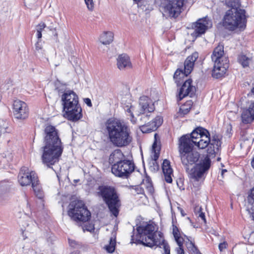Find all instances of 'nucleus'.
Masks as SVG:
<instances>
[{
	"label": "nucleus",
	"mask_w": 254,
	"mask_h": 254,
	"mask_svg": "<svg viewBox=\"0 0 254 254\" xmlns=\"http://www.w3.org/2000/svg\"><path fill=\"white\" fill-rule=\"evenodd\" d=\"M44 142L45 145L42 147V162L52 168L51 166L59 162L63 151L61 140L55 127L48 125L45 127Z\"/></svg>",
	"instance_id": "1"
},
{
	"label": "nucleus",
	"mask_w": 254,
	"mask_h": 254,
	"mask_svg": "<svg viewBox=\"0 0 254 254\" xmlns=\"http://www.w3.org/2000/svg\"><path fill=\"white\" fill-rule=\"evenodd\" d=\"M144 225H136V242L138 244L149 247L162 246L165 254H170L169 245L164 239L163 234L158 231V227L156 223H145Z\"/></svg>",
	"instance_id": "2"
},
{
	"label": "nucleus",
	"mask_w": 254,
	"mask_h": 254,
	"mask_svg": "<svg viewBox=\"0 0 254 254\" xmlns=\"http://www.w3.org/2000/svg\"><path fill=\"white\" fill-rule=\"evenodd\" d=\"M182 163L190 178L199 181L204 178L211 165V160L208 157H205L199 163L196 164L192 168L190 166L196 163L199 158V153L196 151H189L180 154Z\"/></svg>",
	"instance_id": "3"
},
{
	"label": "nucleus",
	"mask_w": 254,
	"mask_h": 254,
	"mask_svg": "<svg viewBox=\"0 0 254 254\" xmlns=\"http://www.w3.org/2000/svg\"><path fill=\"white\" fill-rule=\"evenodd\" d=\"M106 127L109 140L115 146L125 147L132 141L130 128L123 121L110 119Z\"/></svg>",
	"instance_id": "4"
},
{
	"label": "nucleus",
	"mask_w": 254,
	"mask_h": 254,
	"mask_svg": "<svg viewBox=\"0 0 254 254\" xmlns=\"http://www.w3.org/2000/svg\"><path fill=\"white\" fill-rule=\"evenodd\" d=\"M122 100L123 108L127 116L130 117V121L134 124L139 123L142 124L147 122L150 114L155 110V106L152 100L146 96L140 97L138 106L135 109L131 103H124Z\"/></svg>",
	"instance_id": "5"
},
{
	"label": "nucleus",
	"mask_w": 254,
	"mask_h": 254,
	"mask_svg": "<svg viewBox=\"0 0 254 254\" xmlns=\"http://www.w3.org/2000/svg\"><path fill=\"white\" fill-rule=\"evenodd\" d=\"M61 99L66 118L76 122L82 118V109L79 104L78 96L74 91H65L62 95Z\"/></svg>",
	"instance_id": "6"
},
{
	"label": "nucleus",
	"mask_w": 254,
	"mask_h": 254,
	"mask_svg": "<svg viewBox=\"0 0 254 254\" xmlns=\"http://www.w3.org/2000/svg\"><path fill=\"white\" fill-rule=\"evenodd\" d=\"M227 10L223 18V26L230 31L236 29L242 30L246 26L245 10L239 8V7H231Z\"/></svg>",
	"instance_id": "7"
},
{
	"label": "nucleus",
	"mask_w": 254,
	"mask_h": 254,
	"mask_svg": "<svg viewBox=\"0 0 254 254\" xmlns=\"http://www.w3.org/2000/svg\"><path fill=\"white\" fill-rule=\"evenodd\" d=\"M99 194L108 206L111 213L117 217L121 206V202L119 194L113 187L108 186H100Z\"/></svg>",
	"instance_id": "8"
},
{
	"label": "nucleus",
	"mask_w": 254,
	"mask_h": 254,
	"mask_svg": "<svg viewBox=\"0 0 254 254\" xmlns=\"http://www.w3.org/2000/svg\"><path fill=\"white\" fill-rule=\"evenodd\" d=\"M18 181L22 186H26L32 184V187L37 197L42 199L44 193L39 184V180L36 173L30 171L26 167L21 168L18 176Z\"/></svg>",
	"instance_id": "9"
},
{
	"label": "nucleus",
	"mask_w": 254,
	"mask_h": 254,
	"mask_svg": "<svg viewBox=\"0 0 254 254\" xmlns=\"http://www.w3.org/2000/svg\"><path fill=\"white\" fill-rule=\"evenodd\" d=\"M68 214L73 221L88 222L91 217V213L82 200L72 201L68 205Z\"/></svg>",
	"instance_id": "10"
},
{
	"label": "nucleus",
	"mask_w": 254,
	"mask_h": 254,
	"mask_svg": "<svg viewBox=\"0 0 254 254\" xmlns=\"http://www.w3.org/2000/svg\"><path fill=\"white\" fill-rule=\"evenodd\" d=\"M184 0H162L160 11L166 18H176L183 10Z\"/></svg>",
	"instance_id": "11"
},
{
	"label": "nucleus",
	"mask_w": 254,
	"mask_h": 254,
	"mask_svg": "<svg viewBox=\"0 0 254 254\" xmlns=\"http://www.w3.org/2000/svg\"><path fill=\"white\" fill-rule=\"evenodd\" d=\"M205 137V140H200L198 141L196 140V144L195 145L197 146L200 149H204L207 147V154L205 157L210 158H214L215 156V154L218 151L219 147L221 145V141L217 135H214L212 138L208 136H203Z\"/></svg>",
	"instance_id": "12"
},
{
	"label": "nucleus",
	"mask_w": 254,
	"mask_h": 254,
	"mask_svg": "<svg viewBox=\"0 0 254 254\" xmlns=\"http://www.w3.org/2000/svg\"><path fill=\"white\" fill-rule=\"evenodd\" d=\"M134 168L133 162L125 159L119 163L112 165V172L117 177L127 178L134 171Z\"/></svg>",
	"instance_id": "13"
},
{
	"label": "nucleus",
	"mask_w": 254,
	"mask_h": 254,
	"mask_svg": "<svg viewBox=\"0 0 254 254\" xmlns=\"http://www.w3.org/2000/svg\"><path fill=\"white\" fill-rule=\"evenodd\" d=\"M196 140L191 139L189 134L183 135L179 139V151L180 154L191 151Z\"/></svg>",
	"instance_id": "14"
},
{
	"label": "nucleus",
	"mask_w": 254,
	"mask_h": 254,
	"mask_svg": "<svg viewBox=\"0 0 254 254\" xmlns=\"http://www.w3.org/2000/svg\"><path fill=\"white\" fill-rule=\"evenodd\" d=\"M13 113L18 119H25L28 117V112L26 104L20 100H15L13 104Z\"/></svg>",
	"instance_id": "15"
},
{
	"label": "nucleus",
	"mask_w": 254,
	"mask_h": 254,
	"mask_svg": "<svg viewBox=\"0 0 254 254\" xmlns=\"http://www.w3.org/2000/svg\"><path fill=\"white\" fill-rule=\"evenodd\" d=\"M195 92V87L192 85V80L190 79L187 80L180 90L179 94V100H181L187 96H190L191 97L194 95Z\"/></svg>",
	"instance_id": "16"
},
{
	"label": "nucleus",
	"mask_w": 254,
	"mask_h": 254,
	"mask_svg": "<svg viewBox=\"0 0 254 254\" xmlns=\"http://www.w3.org/2000/svg\"><path fill=\"white\" fill-rule=\"evenodd\" d=\"M228 60L225 58V63L214 62L212 73V76L216 78L221 77L228 68Z\"/></svg>",
	"instance_id": "17"
},
{
	"label": "nucleus",
	"mask_w": 254,
	"mask_h": 254,
	"mask_svg": "<svg viewBox=\"0 0 254 254\" xmlns=\"http://www.w3.org/2000/svg\"><path fill=\"white\" fill-rule=\"evenodd\" d=\"M141 124V130L143 132H149L156 130L162 124L163 119L160 116H157L151 122Z\"/></svg>",
	"instance_id": "18"
},
{
	"label": "nucleus",
	"mask_w": 254,
	"mask_h": 254,
	"mask_svg": "<svg viewBox=\"0 0 254 254\" xmlns=\"http://www.w3.org/2000/svg\"><path fill=\"white\" fill-rule=\"evenodd\" d=\"M212 25L211 21L207 17L198 19L195 26V34L197 36L204 34L208 28L212 27Z\"/></svg>",
	"instance_id": "19"
},
{
	"label": "nucleus",
	"mask_w": 254,
	"mask_h": 254,
	"mask_svg": "<svg viewBox=\"0 0 254 254\" xmlns=\"http://www.w3.org/2000/svg\"><path fill=\"white\" fill-rule=\"evenodd\" d=\"M172 234L175 240L177 242L179 247L177 248L176 251L177 254H185L183 245L185 239L181 236L180 231L179 228L174 223L172 225Z\"/></svg>",
	"instance_id": "20"
},
{
	"label": "nucleus",
	"mask_w": 254,
	"mask_h": 254,
	"mask_svg": "<svg viewBox=\"0 0 254 254\" xmlns=\"http://www.w3.org/2000/svg\"><path fill=\"white\" fill-rule=\"evenodd\" d=\"M198 58V53L194 52L191 55L188 57L184 62V70L186 75L190 73L193 69L194 62Z\"/></svg>",
	"instance_id": "21"
},
{
	"label": "nucleus",
	"mask_w": 254,
	"mask_h": 254,
	"mask_svg": "<svg viewBox=\"0 0 254 254\" xmlns=\"http://www.w3.org/2000/svg\"><path fill=\"white\" fill-rule=\"evenodd\" d=\"M117 67L120 70L130 68L132 64L128 56L126 54L120 55L117 59Z\"/></svg>",
	"instance_id": "22"
},
{
	"label": "nucleus",
	"mask_w": 254,
	"mask_h": 254,
	"mask_svg": "<svg viewBox=\"0 0 254 254\" xmlns=\"http://www.w3.org/2000/svg\"><path fill=\"white\" fill-rule=\"evenodd\" d=\"M243 123L249 124L254 120V102L251 103L248 109L244 110L241 115Z\"/></svg>",
	"instance_id": "23"
},
{
	"label": "nucleus",
	"mask_w": 254,
	"mask_h": 254,
	"mask_svg": "<svg viewBox=\"0 0 254 254\" xmlns=\"http://www.w3.org/2000/svg\"><path fill=\"white\" fill-rule=\"evenodd\" d=\"M162 168L165 181L168 183H172L173 169L171 167L170 161L167 159L164 160L162 164Z\"/></svg>",
	"instance_id": "24"
},
{
	"label": "nucleus",
	"mask_w": 254,
	"mask_h": 254,
	"mask_svg": "<svg viewBox=\"0 0 254 254\" xmlns=\"http://www.w3.org/2000/svg\"><path fill=\"white\" fill-rule=\"evenodd\" d=\"M223 46L219 45L216 47L211 55L212 61L214 62L225 63V57L223 56Z\"/></svg>",
	"instance_id": "25"
},
{
	"label": "nucleus",
	"mask_w": 254,
	"mask_h": 254,
	"mask_svg": "<svg viewBox=\"0 0 254 254\" xmlns=\"http://www.w3.org/2000/svg\"><path fill=\"white\" fill-rule=\"evenodd\" d=\"M125 157L120 149L114 150L110 155L109 162L113 165L120 163L125 159Z\"/></svg>",
	"instance_id": "26"
},
{
	"label": "nucleus",
	"mask_w": 254,
	"mask_h": 254,
	"mask_svg": "<svg viewBox=\"0 0 254 254\" xmlns=\"http://www.w3.org/2000/svg\"><path fill=\"white\" fill-rule=\"evenodd\" d=\"M118 229V225L116 224L115 225L112 232V237L110 238L109 244L106 246V250L109 253H113L115 250L116 245V234Z\"/></svg>",
	"instance_id": "27"
},
{
	"label": "nucleus",
	"mask_w": 254,
	"mask_h": 254,
	"mask_svg": "<svg viewBox=\"0 0 254 254\" xmlns=\"http://www.w3.org/2000/svg\"><path fill=\"white\" fill-rule=\"evenodd\" d=\"M249 205L248 210L250 217L254 221V187L251 190L250 193L248 196Z\"/></svg>",
	"instance_id": "28"
},
{
	"label": "nucleus",
	"mask_w": 254,
	"mask_h": 254,
	"mask_svg": "<svg viewBox=\"0 0 254 254\" xmlns=\"http://www.w3.org/2000/svg\"><path fill=\"white\" fill-rule=\"evenodd\" d=\"M114 35L111 32H105L99 38V42L103 45H109L113 41Z\"/></svg>",
	"instance_id": "29"
},
{
	"label": "nucleus",
	"mask_w": 254,
	"mask_h": 254,
	"mask_svg": "<svg viewBox=\"0 0 254 254\" xmlns=\"http://www.w3.org/2000/svg\"><path fill=\"white\" fill-rule=\"evenodd\" d=\"M238 61L243 67H246L249 65L250 62L252 61V57L241 53L238 57Z\"/></svg>",
	"instance_id": "30"
},
{
	"label": "nucleus",
	"mask_w": 254,
	"mask_h": 254,
	"mask_svg": "<svg viewBox=\"0 0 254 254\" xmlns=\"http://www.w3.org/2000/svg\"><path fill=\"white\" fill-rule=\"evenodd\" d=\"M184 237L186 240L185 239V241H184V242L185 243L190 254H192L198 249V248L195 246L194 242L190 239V238L186 235H184Z\"/></svg>",
	"instance_id": "31"
},
{
	"label": "nucleus",
	"mask_w": 254,
	"mask_h": 254,
	"mask_svg": "<svg viewBox=\"0 0 254 254\" xmlns=\"http://www.w3.org/2000/svg\"><path fill=\"white\" fill-rule=\"evenodd\" d=\"M204 132H207V130L202 127H199L194 129L190 134L189 135L191 139L197 140L199 139L200 134Z\"/></svg>",
	"instance_id": "32"
},
{
	"label": "nucleus",
	"mask_w": 254,
	"mask_h": 254,
	"mask_svg": "<svg viewBox=\"0 0 254 254\" xmlns=\"http://www.w3.org/2000/svg\"><path fill=\"white\" fill-rule=\"evenodd\" d=\"M194 212L199 221L206 222L205 213L202 211V208L201 206H196L194 209Z\"/></svg>",
	"instance_id": "33"
},
{
	"label": "nucleus",
	"mask_w": 254,
	"mask_h": 254,
	"mask_svg": "<svg viewBox=\"0 0 254 254\" xmlns=\"http://www.w3.org/2000/svg\"><path fill=\"white\" fill-rule=\"evenodd\" d=\"M78 226L81 227L83 232L85 231L92 232L95 230V227L93 223H77Z\"/></svg>",
	"instance_id": "34"
},
{
	"label": "nucleus",
	"mask_w": 254,
	"mask_h": 254,
	"mask_svg": "<svg viewBox=\"0 0 254 254\" xmlns=\"http://www.w3.org/2000/svg\"><path fill=\"white\" fill-rule=\"evenodd\" d=\"M187 76L188 75H186V74L185 73V70L183 71L182 69H178L175 71L174 73V78L175 82L178 84L180 82V80L182 78Z\"/></svg>",
	"instance_id": "35"
},
{
	"label": "nucleus",
	"mask_w": 254,
	"mask_h": 254,
	"mask_svg": "<svg viewBox=\"0 0 254 254\" xmlns=\"http://www.w3.org/2000/svg\"><path fill=\"white\" fill-rule=\"evenodd\" d=\"M46 26V24L43 22H41L36 26L37 37L38 40H41L42 35V32Z\"/></svg>",
	"instance_id": "36"
},
{
	"label": "nucleus",
	"mask_w": 254,
	"mask_h": 254,
	"mask_svg": "<svg viewBox=\"0 0 254 254\" xmlns=\"http://www.w3.org/2000/svg\"><path fill=\"white\" fill-rule=\"evenodd\" d=\"M156 148H157V143H156V142L155 141L152 145V150L153 151V155L151 156L152 159L154 161H156L158 159V157L159 156L160 148H158L156 149Z\"/></svg>",
	"instance_id": "37"
},
{
	"label": "nucleus",
	"mask_w": 254,
	"mask_h": 254,
	"mask_svg": "<svg viewBox=\"0 0 254 254\" xmlns=\"http://www.w3.org/2000/svg\"><path fill=\"white\" fill-rule=\"evenodd\" d=\"M225 4L228 7H240L239 0H225Z\"/></svg>",
	"instance_id": "38"
},
{
	"label": "nucleus",
	"mask_w": 254,
	"mask_h": 254,
	"mask_svg": "<svg viewBox=\"0 0 254 254\" xmlns=\"http://www.w3.org/2000/svg\"><path fill=\"white\" fill-rule=\"evenodd\" d=\"M69 246L73 248H79L81 247V244L75 240L68 239Z\"/></svg>",
	"instance_id": "39"
},
{
	"label": "nucleus",
	"mask_w": 254,
	"mask_h": 254,
	"mask_svg": "<svg viewBox=\"0 0 254 254\" xmlns=\"http://www.w3.org/2000/svg\"><path fill=\"white\" fill-rule=\"evenodd\" d=\"M48 28L49 29L50 31H51L54 36L56 37V41H58V34L57 32V28L56 26H55L54 25H50L48 27Z\"/></svg>",
	"instance_id": "40"
},
{
	"label": "nucleus",
	"mask_w": 254,
	"mask_h": 254,
	"mask_svg": "<svg viewBox=\"0 0 254 254\" xmlns=\"http://www.w3.org/2000/svg\"><path fill=\"white\" fill-rule=\"evenodd\" d=\"M7 124L5 121L0 120V135L6 132Z\"/></svg>",
	"instance_id": "41"
},
{
	"label": "nucleus",
	"mask_w": 254,
	"mask_h": 254,
	"mask_svg": "<svg viewBox=\"0 0 254 254\" xmlns=\"http://www.w3.org/2000/svg\"><path fill=\"white\" fill-rule=\"evenodd\" d=\"M84 1L88 9L90 10H92L94 7L93 0H84Z\"/></svg>",
	"instance_id": "42"
},
{
	"label": "nucleus",
	"mask_w": 254,
	"mask_h": 254,
	"mask_svg": "<svg viewBox=\"0 0 254 254\" xmlns=\"http://www.w3.org/2000/svg\"><path fill=\"white\" fill-rule=\"evenodd\" d=\"M35 49L36 51L40 52L42 49V45L41 44V40H38L37 42L35 44Z\"/></svg>",
	"instance_id": "43"
},
{
	"label": "nucleus",
	"mask_w": 254,
	"mask_h": 254,
	"mask_svg": "<svg viewBox=\"0 0 254 254\" xmlns=\"http://www.w3.org/2000/svg\"><path fill=\"white\" fill-rule=\"evenodd\" d=\"M227 243L226 242H223L219 244L218 246L219 249L220 251L222 252L223 250L225 249L227 247Z\"/></svg>",
	"instance_id": "44"
},
{
	"label": "nucleus",
	"mask_w": 254,
	"mask_h": 254,
	"mask_svg": "<svg viewBox=\"0 0 254 254\" xmlns=\"http://www.w3.org/2000/svg\"><path fill=\"white\" fill-rule=\"evenodd\" d=\"M146 189L149 193H152L153 192L154 189L151 184L148 183V186H146Z\"/></svg>",
	"instance_id": "45"
},
{
	"label": "nucleus",
	"mask_w": 254,
	"mask_h": 254,
	"mask_svg": "<svg viewBox=\"0 0 254 254\" xmlns=\"http://www.w3.org/2000/svg\"><path fill=\"white\" fill-rule=\"evenodd\" d=\"M203 136H209V133L208 132V131L207 130V132H204V133H202L200 134V136H199V139L200 140H205V137H203Z\"/></svg>",
	"instance_id": "46"
},
{
	"label": "nucleus",
	"mask_w": 254,
	"mask_h": 254,
	"mask_svg": "<svg viewBox=\"0 0 254 254\" xmlns=\"http://www.w3.org/2000/svg\"><path fill=\"white\" fill-rule=\"evenodd\" d=\"M84 101L85 102V103L89 107H91L92 106V103H91V100L89 99V98H85L84 99Z\"/></svg>",
	"instance_id": "47"
},
{
	"label": "nucleus",
	"mask_w": 254,
	"mask_h": 254,
	"mask_svg": "<svg viewBox=\"0 0 254 254\" xmlns=\"http://www.w3.org/2000/svg\"><path fill=\"white\" fill-rule=\"evenodd\" d=\"M193 225H192L194 228H201L202 223H192Z\"/></svg>",
	"instance_id": "48"
},
{
	"label": "nucleus",
	"mask_w": 254,
	"mask_h": 254,
	"mask_svg": "<svg viewBox=\"0 0 254 254\" xmlns=\"http://www.w3.org/2000/svg\"><path fill=\"white\" fill-rule=\"evenodd\" d=\"M143 220V218L140 216H138L136 219V222H141Z\"/></svg>",
	"instance_id": "49"
},
{
	"label": "nucleus",
	"mask_w": 254,
	"mask_h": 254,
	"mask_svg": "<svg viewBox=\"0 0 254 254\" xmlns=\"http://www.w3.org/2000/svg\"><path fill=\"white\" fill-rule=\"evenodd\" d=\"M136 190H138L137 191V193H142L143 192V190L142 189V188L139 186H138L137 188H136Z\"/></svg>",
	"instance_id": "50"
},
{
	"label": "nucleus",
	"mask_w": 254,
	"mask_h": 254,
	"mask_svg": "<svg viewBox=\"0 0 254 254\" xmlns=\"http://www.w3.org/2000/svg\"><path fill=\"white\" fill-rule=\"evenodd\" d=\"M178 209L180 210V212L182 216H184L185 215V213L184 210H183V209L181 208H180V207H178Z\"/></svg>",
	"instance_id": "51"
},
{
	"label": "nucleus",
	"mask_w": 254,
	"mask_h": 254,
	"mask_svg": "<svg viewBox=\"0 0 254 254\" xmlns=\"http://www.w3.org/2000/svg\"><path fill=\"white\" fill-rule=\"evenodd\" d=\"M192 254H202L198 249H197L195 252H194Z\"/></svg>",
	"instance_id": "52"
},
{
	"label": "nucleus",
	"mask_w": 254,
	"mask_h": 254,
	"mask_svg": "<svg viewBox=\"0 0 254 254\" xmlns=\"http://www.w3.org/2000/svg\"><path fill=\"white\" fill-rule=\"evenodd\" d=\"M251 164H252V166L253 168L254 169V158H253Z\"/></svg>",
	"instance_id": "53"
},
{
	"label": "nucleus",
	"mask_w": 254,
	"mask_h": 254,
	"mask_svg": "<svg viewBox=\"0 0 254 254\" xmlns=\"http://www.w3.org/2000/svg\"><path fill=\"white\" fill-rule=\"evenodd\" d=\"M70 254H79V253L78 252H74L70 253Z\"/></svg>",
	"instance_id": "54"
},
{
	"label": "nucleus",
	"mask_w": 254,
	"mask_h": 254,
	"mask_svg": "<svg viewBox=\"0 0 254 254\" xmlns=\"http://www.w3.org/2000/svg\"><path fill=\"white\" fill-rule=\"evenodd\" d=\"M227 172L226 170H225V169L222 170V175L223 174L224 172Z\"/></svg>",
	"instance_id": "55"
},
{
	"label": "nucleus",
	"mask_w": 254,
	"mask_h": 254,
	"mask_svg": "<svg viewBox=\"0 0 254 254\" xmlns=\"http://www.w3.org/2000/svg\"><path fill=\"white\" fill-rule=\"evenodd\" d=\"M253 224H254V225L252 226L253 228H252V233H254V223H253Z\"/></svg>",
	"instance_id": "56"
},
{
	"label": "nucleus",
	"mask_w": 254,
	"mask_h": 254,
	"mask_svg": "<svg viewBox=\"0 0 254 254\" xmlns=\"http://www.w3.org/2000/svg\"><path fill=\"white\" fill-rule=\"evenodd\" d=\"M251 91L253 94H254V87L252 89Z\"/></svg>",
	"instance_id": "57"
},
{
	"label": "nucleus",
	"mask_w": 254,
	"mask_h": 254,
	"mask_svg": "<svg viewBox=\"0 0 254 254\" xmlns=\"http://www.w3.org/2000/svg\"><path fill=\"white\" fill-rule=\"evenodd\" d=\"M149 223H150V222H152L151 221H149L148 222Z\"/></svg>",
	"instance_id": "58"
},
{
	"label": "nucleus",
	"mask_w": 254,
	"mask_h": 254,
	"mask_svg": "<svg viewBox=\"0 0 254 254\" xmlns=\"http://www.w3.org/2000/svg\"><path fill=\"white\" fill-rule=\"evenodd\" d=\"M36 0H33L34 1H35Z\"/></svg>",
	"instance_id": "59"
}]
</instances>
